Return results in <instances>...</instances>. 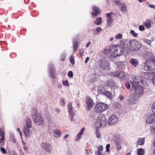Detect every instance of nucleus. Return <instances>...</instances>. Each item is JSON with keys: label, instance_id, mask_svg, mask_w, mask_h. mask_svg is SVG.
Wrapping results in <instances>:
<instances>
[{"label": "nucleus", "instance_id": "obj_1", "mask_svg": "<svg viewBox=\"0 0 155 155\" xmlns=\"http://www.w3.org/2000/svg\"><path fill=\"white\" fill-rule=\"evenodd\" d=\"M133 81H131L132 85V90L135 92V94L139 96L141 95L143 92V90L141 85L143 84V81L142 77L140 76H135L133 78Z\"/></svg>", "mask_w": 155, "mask_h": 155}, {"label": "nucleus", "instance_id": "obj_2", "mask_svg": "<svg viewBox=\"0 0 155 155\" xmlns=\"http://www.w3.org/2000/svg\"><path fill=\"white\" fill-rule=\"evenodd\" d=\"M103 52L107 55L118 57L124 54V48L121 45H113L110 46L109 49L106 48Z\"/></svg>", "mask_w": 155, "mask_h": 155}, {"label": "nucleus", "instance_id": "obj_3", "mask_svg": "<svg viewBox=\"0 0 155 155\" xmlns=\"http://www.w3.org/2000/svg\"><path fill=\"white\" fill-rule=\"evenodd\" d=\"M142 46V44L136 39H130L127 43V48L130 51H138Z\"/></svg>", "mask_w": 155, "mask_h": 155}, {"label": "nucleus", "instance_id": "obj_4", "mask_svg": "<svg viewBox=\"0 0 155 155\" xmlns=\"http://www.w3.org/2000/svg\"><path fill=\"white\" fill-rule=\"evenodd\" d=\"M144 68L147 71L155 70V58L148 59L144 63Z\"/></svg>", "mask_w": 155, "mask_h": 155}, {"label": "nucleus", "instance_id": "obj_5", "mask_svg": "<svg viewBox=\"0 0 155 155\" xmlns=\"http://www.w3.org/2000/svg\"><path fill=\"white\" fill-rule=\"evenodd\" d=\"M107 121V119L104 115H101L100 117H98V120L96 122V127L97 128L104 127L106 125Z\"/></svg>", "mask_w": 155, "mask_h": 155}, {"label": "nucleus", "instance_id": "obj_6", "mask_svg": "<svg viewBox=\"0 0 155 155\" xmlns=\"http://www.w3.org/2000/svg\"><path fill=\"white\" fill-rule=\"evenodd\" d=\"M108 107V106L105 104L100 102L97 104L94 107V110L97 112H101L105 111Z\"/></svg>", "mask_w": 155, "mask_h": 155}, {"label": "nucleus", "instance_id": "obj_7", "mask_svg": "<svg viewBox=\"0 0 155 155\" xmlns=\"http://www.w3.org/2000/svg\"><path fill=\"white\" fill-rule=\"evenodd\" d=\"M26 126L23 128V132L26 137H29L30 136L29 129L32 127L31 122L28 118H26Z\"/></svg>", "mask_w": 155, "mask_h": 155}, {"label": "nucleus", "instance_id": "obj_8", "mask_svg": "<svg viewBox=\"0 0 155 155\" xmlns=\"http://www.w3.org/2000/svg\"><path fill=\"white\" fill-rule=\"evenodd\" d=\"M32 118L35 124L38 125H41L44 123V119L39 114L35 113L32 116Z\"/></svg>", "mask_w": 155, "mask_h": 155}, {"label": "nucleus", "instance_id": "obj_9", "mask_svg": "<svg viewBox=\"0 0 155 155\" xmlns=\"http://www.w3.org/2000/svg\"><path fill=\"white\" fill-rule=\"evenodd\" d=\"M109 74L110 76L117 77L121 78H124L126 77V74L124 72L119 71L111 72Z\"/></svg>", "mask_w": 155, "mask_h": 155}, {"label": "nucleus", "instance_id": "obj_10", "mask_svg": "<svg viewBox=\"0 0 155 155\" xmlns=\"http://www.w3.org/2000/svg\"><path fill=\"white\" fill-rule=\"evenodd\" d=\"M118 121V117L115 115H112L109 117L108 123L110 125H113L117 123Z\"/></svg>", "mask_w": 155, "mask_h": 155}, {"label": "nucleus", "instance_id": "obj_11", "mask_svg": "<svg viewBox=\"0 0 155 155\" xmlns=\"http://www.w3.org/2000/svg\"><path fill=\"white\" fill-rule=\"evenodd\" d=\"M134 94H130L127 100V101L130 104H134L136 102L137 100L135 99V95L138 97L140 96L138 94H135V92Z\"/></svg>", "mask_w": 155, "mask_h": 155}, {"label": "nucleus", "instance_id": "obj_12", "mask_svg": "<svg viewBox=\"0 0 155 155\" xmlns=\"http://www.w3.org/2000/svg\"><path fill=\"white\" fill-rule=\"evenodd\" d=\"M86 103L87 105V108L88 110L94 106V101L90 97L87 96L86 98Z\"/></svg>", "mask_w": 155, "mask_h": 155}, {"label": "nucleus", "instance_id": "obj_13", "mask_svg": "<svg viewBox=\"0 0 155 155\" xmlns=\"http://www.w3.org/2000/svg\"><path fill=\"white\" fill-rule=\"evenodd\" d=\"M41 145L46 151L48 152H50L51 145L49 143L45 142H42L41 143Z\"/></svg>", "mask_w": 155, "mask_h": 155}, {"label": "nucleus", "instance_id": "obj_14", "mask_svg": "<svg viewBox=\"0 0 155 155\" xmlns=\"http://www.w3.org/2000/svg\"><path fill=\"white\" fill-rule=\"evenodd\" d=\"M93 11L94 12H92L91 14L93 16H96L98 15L101 13L100 10L99 8L95 6H94L92 8Z\"/></svg>", "mask_w": 155, "mask_h": 155}, {"label": "nucleus", "instance_id": "obj_15", "mask_svg": "<svg viewBox=\"0 0 155 155\" xmlns=\"http://www.w3.org/2000/svg\"><path fill=\"white\" fill-rule=\"evenodd\" d=\"M72 104L71 103H69L68 104V109L69 114L72 116V119H73V116L74 115V113L72 110Z\"/></svg>", "mask_w": 155, "mask_h": 155}, {"label": "nucleus", "instance_id": "obj_16", "mask_svg": "<svg viewBox=\"0 0 155 155\" xmlns=\"http://www.w3.org/2000/svg\"><path fill=\"white\" fill-rule=\"evenodd\" d=\"M130 63L134 66L135 67H136L139 64V62L138 60L136 59H131L130 61Z\"/></svg>", "mask_w": 155, "mask_h": 155}, {"label": "nucleus", "instance_id": "obj_17", "mask_svg": "<svg viewBox=\"0 0 155 155\" xmlns=\"http://www.w3.org/2000/svg\"><path fill=\"white\" fill-rule=\"evenodd\" d=\"M79 44L78 42L76 40H74L73 42V47L74 52H77L78 49Z\"/></svg>", "mask_w": 155, "mask_h": 155}, {"label": "nucleus", "instance_id": "obj_18", "mask_svg": "<svg viewBox=\"0 0 155 155\" xmlns=\"http://www.w3.org/2000/svg\"><path fill=\"white\" fill-rule=\"evenodd\" d=\"M120 11L123 13H124L127 12V7L124 3L121 4Z\"/></svg>", "mask_w": 155, "mask_h": 155}, {"label": "nucleus", "instance_id": "obj_19", "mask_svg": "<svg viewBox=\"0 0 155 155\" xmlns=\"http://www.w3.org/2000/svg\"><path fill=\"white\" fill-rule=\"evenodd\" d=\"M103 94L110 99H111L112 98L113 96L112 94L110 92L107 91H104L103 92Z\"/></svg>", "mask_w": 155, "mask_h": 155}, {"label": "nucleus", "instance_id": "obj_20", "mask_svg": "<svg viewBox=\"0 0 155 155\" xmlns=\"http://www.w3.org/2000/svg\"><path fill=\"white\" fill-rule=\"evenodd\" d=\"M85 130V128H82L81 130L77 134L76 138V140H79V139L81 137V136L83 134L84 131Z\"/></svg>", "mask_w": 155, "mask_h": 155}, {"label": "nucleus", "instance_id": "obj_21", "mask_svg": "<svg viewBox=\"0 0 155 155\" xmlns=\"http://www.w3.org/2000/svg\"><path fill=\"white\" fill-rule=\"evenodd\" d=\"M145 141V139L144 138H139L137 141V143L140 145H143Z\"/></svg>", "mask_w": 155, "mask_h": 155}, {"label": "nucleus", "instance_id": "obj_22", "mask_svg": "<svg viewBox=\"0 0 155 155\" xmlns=\"http://www.w3.org/2000/svg\"><path fill=\"white\" fill-rule=\"evenodd\" d=\"M95 134H96V137L98 138H100L101 135L100 131L99 130L98 128L97 127L96 131H95Z\"/></svg>", "mask_w": 155, "mask_h": 155}, {"label": "nucleus", "instance_id": "obj_23", "mask_svg": "<svg viewBox=\"0 0 155 155\" xmlns=\"http://www.w3.org/2000/svg\"><path fill=\"white\" fill-rule=\"evenodd\" d=\"M106 85L107 86L111 87L114 85V83L112 81H106Z\"/></svg>", "mask_w": 155, "mask_h": 155}, {"label": "nucleus", "instance_id": "obj_24", "mask_svg": "<svg viewBox=\"0 0 155 155\" xmlns=\"http://www.w3.org/2000/svg\"><path fill=\"white\" fill-rule=\"evenodd\" d=\"M96 20V21L94 22V23L97 25H100L102 22V18L101 17L97 18Z\"/></svg>", "mask_w": 155, "mask_h": 155}, {"label": "nucleus", "instance_id": "obj_25", "mask_svg": "<svg viewBox=\"0 0 155 155\" xmlns=\"http://www.w3.org/2000/svg\"><path fill=\"white\" fill-rule=\"evenodd\" d=\"M144 152L143 149H138L137 152V155H143Z\"/></svg>", "mask_w": 155, "mask_h": 155}, {"label": "nucleus", "instance_id": "obj_26", "mask_svg": "<svg viewBox=\"0 0 155 155\" xmlns=\"http://www.w3.org/2000/svg\"><path fill=\"white\" fill-rule=\"evenodd\" d=\"M113 19L111 17L108 18L107 20V26H110L111 23L112 22Z\"/></svg>", "mask_w": 155, "mask_h": 155}, {"label": "nucleus", "instance_id": "obj_27", "mask_svg": "<svg viewBox=\"0 0 155 155\" xmlns=\"http://www.w3.org/2000/svg\"><path fill=\"white\" fill-rule=\"evenodd\" d=\"M54 73V69H52L50 71V76L52 78H54L55 77Z\"/></svg>", "mask_w": 155, "mask_h": 155}, {"label": "nucleus", "instance_id": "obj_28", "mask_svg": "<svg viewBox=\"0 0 155 155\" xmlns=\"http://www.w3.org/2000/svg\"><path fill=\"white\" fill-rule=\"evenodd\" d=\"M130 33L135 37H137L138 33H136L133 30H131L130 31Z\"/></svg>", "mask_w": 155, "mask_h": 155}, {"label": "nucleus", "instance_id": "obj_29", "mask_svg": "<svg viewBox=\"0 0 155 155\" xmlns=\"http://www.w3.org/2000/svg\"><path fill=\"white\" fill-rule=\"evenodd\" d=\"M54 134L58 135H60L61 134V133L59 129H57L54 130Z\"/></svg>", "mask_w": 155, "mask_h": 155}, {"label": "nucleus", "instance_id": "obj_30", "mask_svg": "<svg viewBox=\"0 0 155 155\" xmlns=\"http://www.w3.org/2000/svg\"><path fill=\"white\" fill-rule=\"evenodd\" d=\"M69 60L71 63L73 65L74 64V56L73 55L70 58Z\"/></svg>", "mask_w": 155, "mask_h": 155}, {"label": "nucleus", "instance_id": "obj_31", "mask_svg": "<svg viewBox=\"0 0 155 155\" xmlns=\"http://www.w3.org/2000/svg\"><path fill=\"white\" fill-rule=\"evenodd\" d=\"M116 147L117 150H120L121 149L122 146L118 143H115Z\"/></svg>", "mask_w": 155, "mask_h": 155}, {"label": "nucleus", "instance_id": "obj_32", "mask_svg": "<svg viewBox=\"0 0 155 155\" xmlns=\"http://www.w3.org/2000/svg\"><path fill=\"white\" fill-rule=\"evenodd\" d=\"M0 150L3 153L5 154L6 153V150H5L4 148L2 147H0Z\"/></svg>", "mask_w": 155, "mask_h": 155}, {"label": "nucleus", "instance_id": "obj_33", "mask_svg": "<svg viewBox=\"0 0 155 155\" xmlns=\"http://www.w3.org/2000/svg\"><path fill=\"white\" fill-rule=\"evenodd\" d=\"M122 38V35L121 34H119L115 36L116 39H120Z\"/></svg>", "mask_w": 155, "mask_h": 155}, {"label": "nucleus", "instance_id": "obj_34", "mask_svg": "<svg viewBox=\"0 0 155 155\" xmlns=\"http://www.w3.org/2000/svg\"><path fill=\"white\" fill-rule=\"evenodd\" d=\"M0 136H1V137H5L4 132H3L2 129L1 128H0Z\"/></svg>", "mask_w": 155, "mask_h": 155}, {"label": "nucleus", "instance_id": "obj_35", "mask_svg": "<svg viewBox=\"0 0 155 155\" xmlns=\"http://www.w3.org/2000/svg\"><path fill=\"white\" fill-rule=\"evenodd\" d=\"M62 84L64 86H67L68 87L69 86V84H68V81L67 80H65L64 81H63Z\"/></svg>", "mask_w": 155, "mask_h": 155}, {"label": "nucleus", "instance_id": "obj_36", "mask_svg": "<svg viewBox=\"0 0 155 155\" xmlns=\"http://www.w3.org/2000/svg\"><path fill=\"white\" fill-rule=\"evenodd\" d=\"M125 86L128 89H130V83L129 82H127L125 83Z\"/></svg>", "mask_w": 155, "mask_h": 155}, {"label": "nucleus", "instance_id": "obj_37", "mask_svg": "<svg viewBox=\"0 0 155 155\" xmlns=\"http://www.w3.org/2000/svg\"><path fill=\"white\" fill-rule=\"evenodd\" d=\"M102 30V29L100 27H97L96 28V31L97 34L99 33Z\"/></svg>", "mask_w": 155, "mask_h": 155}, {"label": "nucleus", "instance_id": "obj_38", "mask_svg": "<svg viewBox=\"0 0 155 155\" xmlns=\"http://www.w3.org/2000/svg\"><path fill=\"white\" fill-rule=\"evenodd\" d=\"M68 75L69 77H73V73L71 71H69L68 74Z\"/></svg>", "mask_w": 155, "mask_h": 155}, {"label": "nucleus", "instance_id": "obj_39", "mask_svg": "<svg viewBox=\"0 0 155 155\" xmlns=\"http://www.w3.org/2000/svg\"><path fill=\"white\" fill-rule=\"evenodd\" d=\"M144 25L147 28H149L151 26L150 24H149V23H144Z\"/></svg>", "mask_w": 155, "mask_h": 155}, {"label": "nucleus", "instance_id": "obj_40", "mask_svg": "<svg viewBox=\"0 0 155 155\" xmlns=\"http://www.w3.org/2000/svg\"><path fill=\"white\" fill-rule=\"evenodd\" d=\"M144 41L145 42V43H146L148 45H150L151 44V41L150 40L148 39H145Z\"/></svg>", "mask_w": 155, "mask_h": 155}, {"label": "nucleus", "instance_id": "obj_41", "mask_svg": "<svg viewBox=\"0 0 155 155\" xmlns=\"http://www.w3.org/2000/svg\"><path fill=\"white\" fill-rule=\"evenodd\" d=\"M139 29L141 31H143L145 30L144 27L143 26L141 25L139 26Z\"/></svg>", "mask_w": 155, "mask_h": 155}, {"label": "nucleus", "instance_id": "obj_42", "mask_svg": "<svg viewBox=\"0 0 155 155\" xmlns=\"http://www.w3.org/2000/svg\"><path fill=\"white\" fill-rule=\"evenodd\" d=\"M110 147V144H107L106 146V150L107 152H108L109 151V148Z\"/></svg>", "mask_w": 155, "mask_h": 155}, {"label": "nucleus", "instance_id": "obj_43", "mask_svg": "<svg viewBox=\"0 0 155 155\" xmlns=\"http://www.w3.org/2000/svg\"><path fill=\"white\" fill-rule=\"evenodd\" d=\"M152 109L153 112H155V102H154L152 105Z\"/></svg>", "mask_w": 155, "mask_h": 155}, {"label": "nucleus", "instance_id": "obj_44", "mask_svg": "<svg viewBox=\"0 0 155 155\" xmlns=\"http://www.w3.org/2000/svg\"><path fill=\"white\" fill-rule=\"evenodd\" d=\"M103 62H102L100 64L99 66L100 68H101V69H105L106 68V67L105 66H103Z\"/></svg>", "mask_w": 155, "mask_h": 155}, {"label": "nucleus", "instance_id": "obj_45", "mask_svg": "<svg viewBox=\"0 0 155 155\" xmlns=\"http://www.w3.org/2000/svg\"><path fill=\"white\" fill-rule=\"evenodd\" d=\"M65 58V56L64 55H62L60 57V59L62 61H63L64 60Z\"/></svg>", "mask_w": 155, "mask_h": 155}, {"label": "nucleus", "instance_id": "obj_46", "mask_svg": "<svg viewBox=\"0 0 155 155\" xmlns=\"http://www.w3.org/2000/svg\"><path fill=\"white\" fill-rule=\"evenodd\" d=\"M80 52L79 54L81 56H82L83 55L84 51L83 49L79 50Z\"/></svg>", "mask_w": 155, "mask_h": 155}, {"label": "nucleus", "instance_id": "obj_47", "mask_svg": "<svg viewBox=\"0 0 155 155\" xmlns=\"http://www.w3.org/2000/svg\"><path fill=\"white\" fill-rule=\"evenodd\" d=\"M98 150L100 151H102L103 150V147L102 146H100L98 148Z\"/></svg>", "mask_w": 155, "mask_h": 155}, {"label": "nucleus", "instance_id": "obj_48", "mask_svg": "<svg viewBox=\"0 0 155 155\" xmlns=\"http://www.w3.org/2000/svg\"><path fill=\"white\" fill-rule=\"evenodd\" d=\"M115 3L116 4L118 5H120V4H121L120 1L118 0L116 1L115 2Z\"/></svg>", "mask_w": 155, "mask_h": 155}, {"label": "nucleus", "instance_id": "obj_49", "mask_svg": "<svg viewBox=\"0 0 155 155\" xmlns=\"http://www.w3.org/2000/svg\"><path fill=\"white\" fill-rule=\"evenodd\" d=\"M12 142L13 143H15L16 142V139L14 136L12 137Z\"/></svg>", "mask_w": 155, "mask_h": 155}, {"label": "nucleus", "instance_id": "obj_50", "mask_svg": "<svg viewBox=\"0 0 155 155\" xmlns=\"http://www.w3.org/2000/svg\"><path fill=\"white\" fill-rule=\"evenodd\" d=\"M149 6L150 7L152 8L155 9V5H152L151 4H150L149 5Z\"/></svg>", "mask_w": 155, "mask_h": 155}, {"label": "nucleus", "instance_id": "obj_51", "mask_svg": "<svg viewBox=\"0 0 155 155\" xmlns=\"http://www.w3.org/2000/svg\"><path fill=\"white\" fill-rule=\"evenodd\" d=\"M112 13H113L112 12H110V13H107L106 14V15L107 17H108V18H109L110 17H111L110 16V14H112Z\"/></svg>", "mask_w": 155, "mask_h": 155}, {"label": "nucleus", "instance_id": "obj_52", "mask_svg": "<svg viewBox=\"0 0 155 155\" xmlns=\"http://www.w3.org/2000/svg\"><path fill=\"white\" fill-rule=\"evenodd\" d=\"M152 80L153 83L154 84H155V76L152 78Z\"/></svg>", "mask_w": 155, "mask_h": 155}, {"label": "nucleus", "instance_id": "obj_53", "mask_svg": "<svg viewBox=\"0 0 155 155\" xmlns=\"http://www.w3.org/2000/svg\"><path fill=\"white\" fill-rule=\"evenodd\" d=\"M119 98L120 100H122L124 99V97L122 95H120Z\"/></svg>", "mask_w": 155, "mask_h": 155}, {"label": "nucleus", "instance_id": "obj_54", "mask_svg": "<svg viewBox=\"0 0 155 155\" xmlns=\"http://www.w3.org/2000/svg\"><path fill=\"white\" fill-rule=\"evenodd\" d=\"M146 21V23H149V24H150L151 23V21L149 19H147Z\"/></svg>", "mask_w": 155, "mask_h": 155}, {"label": "nucleus", "instance_id": "obj_55", "mask_svg": "<svg viewBox=\"0 0 155 155\" xmlns=\"http://www.w3.org/2000/svg\"><path fill=\"white\" fill-rule=\"evenodd\" d=\"M90 58L89 57H87L86 58V59H85V63H87L88 60Z\"/></svg>", "mask_w": 155, "mask_h": 155}, {"label": "nucleus", "instance_id": "obj_56", "mask_svg": "<svg viewBox=\"0 0 155 155\" xmlns=\"http://www.w3.org/2000/svg\"><path fill=\"white\" fill-rule=\"evenodd\" d=\"M101 153L100 151L98 150L97 152V155H101Z\"/></svg>", "mask_w": 155, "mask_h": 155}, {"label": "nucleus", "instance_id": "obj_57", "mask_svg": "<svg viewBox=\"0 0 155 155\" xmlns=\"http://www.w3.org/2000/svg\"><path fill=\"white\" fill-rule=\"evenodd\" d=\"M62 105L63 106L64 105V104L66 103H65V101H64V99H62Z\"/></svg>", "mask_w": 155, "mask_h": 155}, {"label": "nucleus", "instance_id": "obj_58", "mask_svg": "<svg viewBox=\"0 0 155 155\" xmlns=\"http://www.w3.org/2000/svg\"><path fill=\"white\" fill-rule=\"evenodd\" d=\"M23 148V149L25 151L27 150H28V148L25 146H24Z\"/></svg>", "mask_w": 155, "mask_h": 155}, {"label": "nucleus", "instance_id": "obj_59", "mask_svg": "<svg viewBox=\"0 0 155 155\" xmlns=\"http://www.w3.org/2000/svg\"><path fill=\"white\" fill-rule=\"evenodd\" d=\"M91 44V42H89L86 45V47L87 48L90 45V44Z\"/></svg>", "mask_w": 155, "mask_h": 155}, {"label": "nucleus", "instance_id": "obj_60", "mask_svg": "<svg viewBox=\"0 0 155 155\" xmlns=\"http://www.w3.org/2000/svg\"><path fill=\"white\" fill-rule=\"evenodd\" d=\"M69 136V135L68 134H67L65 135V136H64V138H67Z\"/></svg>", "mask_w": 155, "mask_h": 155}, {"label": "nucleus", "instance_id": "obj_61", "mask_svg": "<svg viewBox=\"0 0 155 155\" xmlns=\"http://www.w3.org/2000/svg\"><path fill=\"white\" fill-rule=\"evenodd\" d=\"M85 152L86 153H87V155H88V150H87V149H85Z\"/></svg>", "mask_w": 155, "mask_h": 155}, {"label": "nucleus", "instance_id": "obj_62", "mask_svg": "<svg viewBox=\"0 0 155 155\" xmlns=\"http://www.w3.org/2000/svg\"><path fill=\"white\" fill-rule=\"evenodd\" d=\"M17 130L18 132H19L21 131L20 130V128H17Z\"/></svg>", "mask_w": 155, "mask_h": 155}, {"label": "nucleus", "instance_id": "obj_63", "mask_svg": "<svg viewBox=\"0 0 155 155\" xmlns=\"http://www.w3.org/2000/svg\"><path fill=\"white\" fill-rule=\"evenodd\" d=\"M131 153L130 152L127 153V155H130Z\"/></svg>", "mask_w": 155, "mask_h": 155}, {"label": "nucleus", "instance_id": "obj_64", "mask_svg": "<svg viewBox=\"0 0 155 155\" xmlns=\"http://www.w3.org/2000/svg\"><path fill=\"white\" fill-rule=\"evenodd\" d=\"M113 38H111L110 39L109 41H113Z\"/></svg>", "mask_w": 155, "mask_h": 155}]
</instances>
